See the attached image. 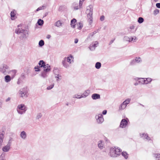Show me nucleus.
I'll return each instance as SVG.
<instances>
[{
    "instance_id": "obj_7",
    "label": "nucleus",
    "mask_w": 160,
    "mask_h": 160,
    "mask_svg": "<svg viewBox=\"0 0 160 160\" xmlns=\"http://www.w3.org/2000/svg\"><path fill=\"white\" fill-rule=\"evenodd\" d=\"M128 121L129 120L128 118L122 119L121 122L119 127L122 128H125L128 124Z\"/></svg>"
},
{
    "instance_id": "obj_64",
    "label": "nucleus",
    "mask_w": 160,
    "mask_h": 160,
    "mask_svg": "<svg viewBox=\"0 0 160 160\" xmlns=\"http://www.w3.org/2000/svg\"><path fill=\"white\" fill-rule=\"evenodd\" d=\"M139 84H140V83H139L138 82H136V83H134V85H135V86H137Z\"/></svg>"
},
{
    "instance_id": "obj_19",
    "label": "nucleus",
    "mask_w": 160,
    "mask_h": 160,
    "mask_svg": "<svg viewBox=\"0 0 160 160\" xmlns=\"http://www.w3.org/2000/svg\"><path fill=\"white\" fill-rule=\"evenodd\" d=\"M16 11L14 10H13L11 12V18L12 20H14L16 18Z\"/></svg>"
},
{
    "instance_id": "obj_51",
    "label": "nucleus",
    "mask_w": 160,
    "mask_h": 160,
    "mask_svg": "<svg viewBox=\"0 0 160 160\" xmlns=\"http://www.w3.org/2000/svg\"><path fill=\"white\" fill-rule=\"evenodd\" d=\"M104 19V17L103 16H102L100 18V20L101 21H103Z\"/></svg>"
},
{
    "instance_id": "obj_63",
    "label": "nucleus",
    "mask_w": 160,
    "mask_h": 160,
    "mask_svg": "<svg viewBox=\"0 0 160 160\" xmlns=\"http://www.w3.org/2000/svg\"><path fill=\"white\" fill-rule=\"evenodd\" d=\"M51 35H48L47 36V38L48 39H49L51 38Z\"/></svg>"
},
{
    "instance_id": "obj_37",
    "label": "nucleus",
    "mask_w": 160,
    "mask_h": 160,
    "mask_svg": "<svg viewBox=\"0 0 160 160\" xmlns=\"http://www.w3.org/2000/svg\"><path fill=\"white\" fill-rule=\"evenodd\" d=\"M44 22L43 20L39 19L38 21V24L40 26L42 25L43 24Z\"/></svg>"
},
{
    "instance_id": "obj_43",
    "label": "nucleus",
    "mask_w": 160,
    "mask_h": 160,
    "mask_svg": "<svg viewBox=\"0 0 160 160\" xmlns=\"http://www.w3.org/2000/svg\"><path fill=\"white\" fill-rule=\"evenodd\" d=\"M45 6H43V5L42 6L40 7H39L37 9L36 11H38L39 10L43 9L45 8Z\"/></svg>"
},
{
    "instance_id": "obj_13",
    "label": "nucleus",
    "mask_w": 160,
    "mask_h": 160,
    "mask_svg": "<svg viewBox=\"0 0 160 160\" xmlns=\"http://www.w3.org/2000/svg\"><path fill=\"white\" fill-rule=\"evenodd\" d=\"M135 79L136 80H137L138 82L139 83L142 84H146V82H145V78H135Z\"/></svg>"
},
{
    "instance_id": "obj_23",
    "label": "nucleus",
    "mask_w": 160,
    "mask_h": 160,
    "mask_svg": "<svg viewBox=\"0 0 160 160\" xmlns=\"http://www.w3.org/2000/svg\"><path fill=\"white\" fill-rule=\"evenodd\" d=\"M103 144L102 141H100L98 142V148L100 149H102L103 148Z\"/></svg>"
},
{
    "instance_id": "obj_32",
    "label": "nucleus",
    "mask_w": 160,
    "mask_h": 160,
    "mask_svg": "<svg viewBox=\"0 0 160 160\" xmlns=\"http://www.w3.org/2000/svg\"><path fill=\"white\" fill-rule=\"evenodd\" d=\"M4 132L2 131V132H0V140H3L4 138Z\"/></svg>"
},
{
    "instance_id": "obj_44",
    "label": "nucleus",
    "mask_w": 160,
    "mask_h": 160,
    "mask_svg": "<svg viewBox=\"0 0 160 160\" xmlns=\"http://www.w3.org/2000/svg\"><path fill=\"white\" fill-rule=\"evenodd\" d=\"M0 160H6L4 154H2L0 156Z\"/></svg>"
},
{
    "instance_id": "obj_55",
    "label": "nucleus",
    "mask_w": 160,
    "mask_h": 160,
    "mask_svg": "<svg viewBox=\"0 0 160 160\" xmlns=\"http://www.w3.org/2000/svg\"><path fill=\"white\" fill-rule=\"evenodd\" d=\"M107 113V111L106 110H104L102 112V114L103 115H105Z\"/></svg>"
},
{
    "instance_id": "obj_28",
    "label": "nucleus",
    "mask_w": 160,
    "mask_h": 160,
    "mask_svg": "<svg viewBox=\"0 0 160 160\" xmlns=\"http://www.w3.org/2000/svg\"><path fill=\"white\" fill-rule=\"evenodd\" d=\"M154 156L156 160H160V154H154Z\"/></svg>"
},
{
    "instance_id": "obj_33",
    "label": "nucleus",
    "mask_w": 160,
    "mask_h": 160,
    "mask_svg": "<svg viewBox=\"0 0 160 160\" xmlns=\"http://www.w3.org/2000/svg\"><path fill=\"white\" fill-rule=\"evenodd\" d=\"M134 59L135 60L136 63H139L142 62L141 59L139 57H136Z\"/></svg>"
},
{
    "instance_id": "obj_39",
    "label": "nucleus",
    "mask_w": 160,
    "mask_h": 160,
    "mask_svg": "<svg viewBox=\"0 0 160 160\" xmlns=\"http://www.w3.org/2000/svg\"><path fill=\"white\" fill-rule=\"evenodd\" d=\"M56 76H55V77L57 78L56 80L57 81H59L61 79V76L59 74H56Z\"/></svg>"
},
{
    "instance_id": "obj_20",
    "label": "nucleus",
    "mask_w": 160,
    "mask_h": 160,
    "mask_svg": "<svg viewBox=\"0 0 160 160\" xmlns=\"http://www.w3.org/2000/svg\"><path fill=\"white\" fill-rule=\"evenodd\" d=\"M5 81L6 82H8L10 81L12 78L9 75H6L4 78Z\"/></svg>"
},
{
    "instance_id": "obj_34",
    "label": "nucleus",
    "mask_w": 160,
    "mask_h": 160,
    "mask_svg": "<svg viewBox=\"0 0 160 160\" xmlns=\"http://www.w3.org/2000/svg\"><path fill=\"white\" fill-rule=\"evenodd\" d=\"M122 154L125 159H127L128 158V154L126 152H122Z\"/></svg>"
},
{
    "instance_id": "obj_49",
    "label": "nucleus",
    "mask_w": 160,
    "mask_h": 160,
    "mask_svg": "<svg viewBox=\"0 0 160 160\" xmlns=\"http://www.w3.org/2000/svg\"><path fill=\"white\" fill-rule=\"evenodd\" d=\"M131 99L130 98H128L125 100V101L126 102V104L127 105L128 104L130 101H131Z\"/></svg>"
},
{
    "instance_id": "obj_35",
    "label": "nucleus",
    "mask_w": 160,
    "mask_h": 160,
    "mask_svg": "<svg viewBox=\"0 0 160 160\" xmlns=\"http://www.w3.org/2000/svg\"><path fill=\"white\" fill-rule=\"evenodd\" d=\"M73 98H82V95H80L76 94L73 96Z\"/></svg>"
},
{
    "instance_id": "obj_46",
    "label": "nucleus",
    "mask_w": 160,
    "mask_h": 160,
    "mask_svg": "<svg viewBox=\"0 0 160 160\" xmlns=\"http://www.w3.org/2000/svg\"><path fill=\"white\" fill-rule=\"evenodd\" d=\"M42 116V115L41 113H38L37 115L36 118V119H39Z\"/></svg>"
},
{
    "instance_id": "obj_47",
    "label": "nucleus",
    "mask_w": 160,
    "mask_h": 160,
    "mask_svg": "<svg viewBox=\"0 0 160 160\" xmlns=\"http://www.w3.org/2000/svg\"><path fill=\"white\" fill-rule=\"evenodd\" d=\"M54 86V84L51 85L49 86H48L47 87V90H50Z\"/></svg>"
},
{
    "instance_id": "obj_54",
    "label": "nucleus",
    "mask_w": 160,
    "mask_h": 160,
    "mask_svg": "<svg viewBox=\"0 0 160 160\" xmlns=\"http://www.w3.org/2000/svg\"><path fill=\"white\" fill-rule=\"evenodd\" d=\"M2 100H0V108H2Z\"/></svg>"
},
{
    "instance_id": "obj_52",
    "label": "nucleus",
    "mask_w": 160,
    "mask_h": 160,
    "mask_svg": "<svg viewBox=\"0 0 160 160\" xmlns=\"http://www.w3.org/2000/svg\"><path fill=\"white\" fill-rule=\"evenodd\" d=\"M84 0H80L79 3H80V6H82L83 2Z\"/></svg>"
},
{
    "instance_id": "obj_21",
    "label": "nucleus",
    "mask_w": 160,
    "mask_h": 160,
    "mask_svg": "<svg viewBox=\"0 0 160 160\" xmlns=\"http://www.w3.org/2000/svg\"><path fill=\"white\" fill-rule=\"evenodd\" d=\"M10 148V147L7 145L2 148V150L4 152H8Z\"/></svg>"
},
{
    "instance_id": "obj_26",
    "label": "nucleus",
    "mask_w": 160,
    "mask_h": 160,
    "mask_svg": "<svg viewBox=\"0 0 160 160\" xmlns=\"http://www.w3.org/2000/svg\"><path fill=\"white\" fill-rule=\"evenodd\" d=\"M140 135L141 137H142L144 135H146V137H145V138L148 140H150V138L148 137V135L147 134H145L144 133H143L142 134H140Z\"/></svg>"
},
{
    "instance_id": "obj_61",
    "label": "nucleus",
    "mask_w": 160,
    "mask_h": 160,
    "mask_svg": "<svg viewBox=\"0 0 160 160\" xmlns=\"http://www.w3.org/2000/svg\"><path fill=\"white\" fill-rule=\"evenodd\" d=\"M11 98L10 97H8L7 99L6 100V102H8L10 100Z\"/></svg>"
},
{
    "instance_id": "obj_59",
    "label": "nucleus",
    "mask_w": 160,
    "mask_h": 160,
    "mask_svg": "<svg viewBox=\"0 0 160 160\" xmlns=\"http://www.w3.org/2000/svg\"><path fill=\"white\" fill-rule=\"evenodd\" d=\"M115 39H113L110 42H109V44H111L112 43H113V42H114V41Z\"/></svg>"
},
{
    "instance_id": "obj_40",
    "label": "nucleus",
    "mask_w": 160,
    "mask_h": 160,
    "mask_svg": "<svg viewBox=\"0 0 160 160\" xmlns=\"http://www.w3.org/2000/svg\"><path fill=\"white\" fill-rule=\"evenodd\" d=\"M40 68L39 66H37L35 67L34 69L36 72H39L41 71Z\"/></svg>"
},
{
    "instance_id": "obj_6",
    "label": "nucleus",
    "mask_w": 160,
    "mask_h": 160,
    "mask_svg": "<svg viewBox=\"0 0 160 160\" xmlns=\"http://www.w3.org/2000/svg\"><path fill=\"white\" fill-rule=\"evenodd\" d=\"M46 69H45L41 72V76L43 78H46L48 74V72L51 70V66H48Z\"/></svg>"
},
{
    "instance_id": "obj_42",
    "label": "nucleus",
    "mask_w": 160,
    "mask_h": 160,
    "mask_svg": "<svg viewBox=\"0 0 160 160\" xmlns=\"http://www.w3.org/2000/svg\"><path fill=\"white\" fill-rule=\"evenodd\" d=\"M136 62H135V60L134 59L132 60L130 62V65H135Z\"/></svg>"
},
{
    "instance_id": "obj_1",
    "label": "nucleus",
    "mask_w": 160,
    "mask_h": 160,
    "mask_svg": "<svg viewBox=\"0 0 160 160\" xmlns=\"http://www.w3.org/2000/svg\"><path fill=\"white\" fill-rule=\"evenodd\" d=\"M93 8L92 6L90 5L87 8L86 13L87 14L88 17V21L89 23L91 24L92 22Z\"/></svg>"
},
{
    "instance_id": "obj_25",
    "label": "nucleus",
    "mask_w": 160,
    "mask_h": 160,
    "mask_svg": "<svg viewBox=\"0 0 160 160\" xmlns=\"http://www.w3.org/2000/svg\"><path fill=\"white\" fill-rule=\"evenodd\" d=\"M101 66V64L100 62H97L95 65V67L97 69L100 68Z\"/></svg>"
},
{
    "instance_id": "obj_18",
    "label": "nucleus",
    "mask_w": 160,
    "mask_h": 160,
    "mask_svg": "<svg viewBox=\"0 0 160 160\" xmlns=\"http://www.w3.org/2000/svg\"><path fill=\"white\" fill-rule=\"evenodd\" d=\"M98 44V42H96L94 43H92L90 46V49H95V48L97 46Z\"/></svg>"
},
{
    "instance_id": "obj_14",
    "label": "nucleus",
    "mask_w": 160,
    "mask_h": 160,
    "mask_svg": "<svg viewBox=\"0 0 160 160\" xmlns=\"http://www.w3.org/2000/svg\"><path fill=\"white\" fill-rule=\"evenodd\" d=\"M127 106V105L125 100L120 105L119 107V109L120 110L126 108Z\"/></svg>"
},
{
    "instance_id": "obj_29",
    "label": "nucleus",
    "mask_w": 160,
    "mask_h": 160,
    "mask_svg": "<svg viewBox=\"0 0 160 160\" xmlns=\"http://www.w3.org/2000/svg\"><path fill=\"white\" fill-rule=\"evenodd\" d=\"M62 23L60 21H58L55 23V26L57 27H60L61 26Z\"/></svg>"
},
{
    "instance_id": "obj_62",
    "label": "nucleus",
    "mask_w": 160,
    "mask_h": 160,
    "mask_svg": "<svg viewBox=\"0 0 160 160\" xmlns=\"http://www.w3.org/2000/svg\"><path fill=\"white\" fill-rule=\"evenodd\" d=\"M12 72L14 74H15L17 72V71L15 70H12Z\"/></svg>"
},
{
    "instance_id": "obj_17",
    "label": "nucleus",
    "mask_w": 160,
    "mask_h": 160,
    "mask_svg": "<svg viewBox=\"0 0 160 160\" xmlns=\"http://www.w3.org/2000/svg\"><path fill=\"white\" fill-rule=\"evenodd\" d=\"M90 93V91L89 90H87L82 95V98H86L89 95Z\"/></svg>"
},
{
    "instance_id": "obj_11",
    "label": "nucleus",
    "mask_w": 160,
    "mask_h": 160,
    "mask_svg": "<svg viewBox=\"0 0 160 160\" xmlns=\"http://www.w3.org/2000/svg\"><path fill=\"white\" fill-rule=\"evenodd\" d=\"M67 61L66 60L65 58H64L62 62V63L63 66L66 68H68L70 67V64L69 62Z\"/></svg>"
},
{
    "instance_id": "obj_38",
    "label": "nucleus",
    "mask_w": 160,
    "mask_h": 160,
    "mask_svg": "<svg viewBox=\"0 0 160 160\" xmlns=\"http://www.w3.org/2000/svg\"><path fill=\"white\" fill-rule=\"evenodd\" d=\"M146 84L152 81V79L150 78H145Z\"/></svg>"
},
{
    "instance_id": "obj_22",
    "label": "nucleus",
    "mask_w": 160,
    "mask_h": 160,
    "mask_svg": "<svg viewBox=\"0 0 160 160\" xmlns=\"http://www.w3.org/2000/svg\"><path fill=\"white\" fill-rule=\"evenodd\" d=\"M76 22V20L75 19H73L71 22V25L72 27L75 28V23Z\"/></svg>"
},
{
    "instance_id": "obj_27",
    "label": "nucleus",
    "mask_w": 160,
    "mask_h": 160,
    "mask_svg": "<svg viewBox=\"0 0 160 160\" xmlns=\"http://www.w3.org/2000/svg\"><path fill=\"white\" fill-rule=\"evenodd\" d=\"M135 27L133 25H131L130 26L128 29V31L130 32H133V30L134 29Z\"/></svg>"
},
{
    "instance_id": "obj_41",
    "label": "nucleus",
    "mask_w": 160,
    "mask_h": 160,
    "mask_svg": "<svg viewBox=\"0 0 160 160\" xmlns=\"http://www.w3.org/2000/svg\"><path fill=\"white\" fill-rule=\"evenodd\" d=\"M144 21V19L142 17H139L138 19V22L139 23H142Z\"/></svg>"
},
{
    "instance_id": "obj_45",
    "label": "nucleus",
    "mask_w": 160,
    "mask_h": 160,
    "mask_svg": "<svg viewBox=\"0 0 160 160\" xmlns=\"http://www.w3.org/2000/svg\"><path fill=\"white\" fill-rule=\"evenodd\" d=\"M124 40L125 41H128L129 42L130 40V37H129L128 36H125L124 37Z\"/></svg>"
},
{
    "instance_id": "obj_31",
    "label": "nucleus",
    "mask_w": 160,
    "mask_h": 160,
    "mask_svg": "<svg viewBox=\"0 0 160 160\" xmlns=\"http://www.w3.org/2000/svg\"><path fill=\"white\" fill-rule=\"evenodd\" d=\"M77 28L79 30L81 29L83 27L82 24L81 22H79L78 23Z\"/></svg>"
},
{
    "instance_id": "obj_5",
    "label": "nucleus",
    "mask_w": 160,
    "mask_h": 160,
    "mask_svg": "<svg viewBox=\"0 0 160 160\" xmlns=\"http://www.w3.org/2000/svg\"><path fill=\"white\" fill-rule=\"evenodd\" d=\"M27 87H24L23 88H22L19 92L20 96L22 98L27 97Z\"/></svg>"
},
{
    "instance_id": "obj_2",
    "label": "nucleus",
    "mask_w": 160,
    "mask_h": 160,
    "mask_svg": "<svg viewBox=\"0 0 160 160\" xmlns=\"http://www.w3.org/2000/svg\"><path fill=\"white\" fill-rule=\"evenodd\" d=\"M121 151V150L119 148H111L110 152V156L113 157H117L120 154Z\"/></svg>"
},
{
    "instance_id": "obj_16",
    "label": "nucleus",
    "mask_w": 160,
    "mask_h": 160,
    "mask_svg": "<svg viewBox=\"0 0 160 160\" xmlns=\"http://www.w3.org/2000/svg\"><path fill=\"white\" fill-rule=\"evenodd\" d=\"M92 98L93 100H96L100 98V95L97 93H94L92 95Z\"/></svg>"
},
{
    "instance_id": "obj_24",
    "label": "nucleus",
    "mask_w": 160,
    "mask_h": 160,
    "mask_svg": "<svg viewBox=\"0 0 160 160\" xmlns=\"http://www.w3.org/2000/svg\"><path fill=\"white\" fill-rule=\"evenodd\" d=\"M24 32V30L22 29L18 28V29H16L15 32L16 33L19 34L20 33H23Z\"/></svg>"
},
{
    "instance_id": "obj_8",
    "label": "nucleus",
    "mask_w": 160,
    "mask_h": 160,
    "mask_svg": "<svg viewBox=\"0 0 160 160\" xmlns=\"http://www.w3.org/2000/svg\"><path fill=\"white\" fill-rule=\"evenodd\" d=\"M95 118L98 124L102 123L104 121V119L102 114H100L96 115Z\"/></svg>"
},
{
    "instance_id": "obj_58",
    "label": "nucleus",
    "mask_w": 160,
    "mask_h": 160,
    "mask_svg": "<svg viewBox=\"0 0 160 160\" xmlns=\"http://www.w3.org/2000/svg\"><path fill=\"white\" fill-rule=\"evenodd\" d=\"M3 140H0V149L1 148V146L2 145V143L3 142Z\"/></svg>"
},
{
    "instance_id": "obj_3",
    "label": "nucleus",
    "mask_w": 160,
    "mask_h": 160,
    "mask_svg": "<svg viewBox=\"0 0 160 160\" xmlns=\"http://www.w3.org/2000/svg\"><path fill=\"white\" fill-rule=\"evenodd\" d=\"M27 110L26 106L23 104H20L18 106L17 110L18 113L20 114H22L25 113Z\"/></svg>"
},
{
    "instance_id": "obj_50",
    "label": "nucleus",
    "mask_w": 160,
    "mask_h": 160,
    "mask_svg": "<svg viewBox=\"0 0 160 160\" xmlns=\"http://www.w3.org/2000/svg\"><path fill=\"white\" fill-rule=\"evenodd\" d=\"M25 78V75L23 73H22L21 74L20 78H21V80L22 79H24V78Z\"/></svg>"
},
{
    "instance_id": "obj_10",
    "label": "nucleus",
    "mask_w": 160,
    "mask_h": 160,
    "mask_svg": "<svg viewBox=\"0 0 160 160\" xmlns=\"http://www.w3.org/2000/svg\"><path fill=\"white\" fill-rule=\"evenodd\" d=\"M64 58H65L66 60L67 61V62H69L70 64L74 62V58L71 54L69 55L67 58L65 57Z\"/></svg>"
},
{
    "instance_id": "obj_36",
    "label": "nucleus",
    "mask_w": 160,
    "mask_h": 160,
    "mask_svg": "<svg viewBox=\"0 0 160 160\" xmlns=\"http://www.w3.org/2000/svg\"><path fill=\"white\" fill-rule=\"evenodd\" d=\"M38 44L39 47H42L44 44V41L42 40H40Z\"/></svg>"
},
{
    "instance_id": "obj_4",
    "label": "nucleus",
    "mask_w": 160,
    "mask_h": 160,
    "mask_svg": "<svg viewBox=\"0 0 160 160\" xmlns=\"http://www.w3.org/2000/svg\"><path fill=\"white\" fill-rule=\"evenodd\" d=\"M10 68L8 66L5 64H3L0 67V72L4 75L8 73Z\"/></svg>"
},
{
    "instance_id": "obj_53",
    "label": "nucleus",
    "mask_w": 160,
    "mask_h": 160,
    "mask_svg": "<svg viewBox=\"0 0 160 160\" xmlns=\"http://www.w3.org/2000/svg\"><path fill=\"white\" fill-rule=\"evenodd\" d=\"M154 13L156 14H158L159 12V10L158 9L156 10L154 12Z\"/></svg>"
},
{
    "instance_id": "obj_9",
    "label": "nucleus",
    "mask_w": 160,
    "mask_h": 160,
    "mask_svg": "<svg viewBox=\"0 0 160 160\" xmlns=\"http://www.w3.org/2000/svg\"><path fill=\"white\" fill-rule=\"evenodd\" d=\"M38 65L40 68L43 67L44 68V69H46L47 67L49 68L48 66H51L48 64H46L45 62L42 60H41L39 61L38 63Z\"/></svg>"
},
{
    "instance_id": "obj_48",
    "label": "nucleus",
    "mask_w": 160,
    "mask_h": 160,
    "mask_svg": "<svg viewBox=\"0 0 160 160\" xmlns=\"http://www.w3.org/2000/svg\"><path fill=\"white\" fill-rule=\"evenodd\" d=\"M12 142V138H10V139L9 140L7 145L10 147L11 146V145Z\"/></svg>"
},
{
    "instance_id": "obj_57",
    "label": "nucleus",
    "mask_w": 160,
    "mask_h": 160,
    "mask_svg": "<svg viewBox=\"0 0 160 160\" xmlns=\"http://www.w3.org/2000/svg\"><path fill=\"white\" fill-rule=\"evenodd\" d=\"M156 6L158 8H160V3H157Z\"/></svg>"
},
{
    "instance_id": "obj_12",
    "label": "nucleus",
    "mask_w": 160,
    "mask_h": 160,
    "mask_svg": "<svg viewBox=\"0 0 160 160\" xmlns=\"http://www.w3.org/2000/svg\"><path fill=\"white\" fill-rule=\"evenodd\" d=\"M81 7L82 6L80 5V3H79V5H78V3L74 2L72 4V8L74 10H75L81 8Z\"/></svg>"
},
{
    "instance_id": "obj_30",
    "label": "nucleus",
    "mask_w": 160,
    "mask_h": 160,
    "mask_svg": "<svg viewBox=\"0 0 160 160\" xmlns=\"http://www.w3.org/2000/svg\"><path fill=\"white\" fill-rule=\"evenodd\" d=\"M136 40H137V38L136 37H130V42H135Z\"/></svg>"
},
{
    "instance_id": "obj_15",
    "label": "nucleus",
    "mask_w": 160,
    "mask_h": 160,
    "mask_svg": "<svg viewBox=\"0 0 160 160\" xmlns=\"http://www.w3.org/2000/svg\"><path fill=\"white\" fill-rule=\"evenodd\" d=\"M20 136L22 139H25L27 137L26 132L24 131L21 132L20 134Z\"/></svg>"
},
{
    "instance_id": "obj_56",
    "label": "nucleus",
    "mask_w": 160,
    "mask_h": 160,
    "mask_svg": "<svg viewBox=\"0 0 160 160\" xmlns=\"http://www.w3.org/2000/svg\"><path fill=\"white\" fill-rule=\"evenodd\" d=\"M21 78H19L18 80V81L17 82V83L18 84H19L21 83Z\"/></svg>"
},
{
    "instance_id": "obj_60",
    "label": "nucleus",
    "mask_w": 160,
    "mask_h": 160,
    "mask_svg": "<svg viewBox=\"0 0 160 160\" xmlns=\"http://www.w3.org/2000/svg\"><path fill=\"white\" fill-rule=\"evenodd\" d=\"M78 39L77 38H76L74 40V43H78Z\"/></svg>"
}]
</instances>
